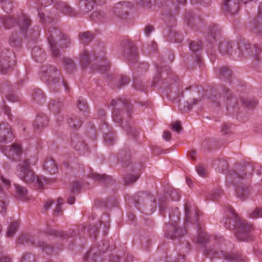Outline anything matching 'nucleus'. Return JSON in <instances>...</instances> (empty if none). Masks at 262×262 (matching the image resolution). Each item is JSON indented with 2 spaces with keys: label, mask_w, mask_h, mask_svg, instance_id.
Instances as JSON below:
<instances>
[{
  "label": "nucleus",
  "mask_w": 262,
  "mask_h": 262,
  "mask_svg": "<svg viewBox=\"0 0 262 262\" xmlns=\"http://www.w3.org/2000/svg\"><path fill=\"white\" fill-rule=\"evenodd\" d=\"M4 154L9 158L13 160H16L21 155L23 150L20 145L14 143L4 151Z\"/></svg>",
  "instance_id": "nucleus-7"
},
{
  "label": "nucleus",
  "mask_w": 262,
  "mask_h": 262,
  "mask_svg": "<svg viewBox=\"0 0 262 262\" xmlns=\"http://www.w3.org/2000/svg\"><path fill=\"white\" fill-rule=\"evenodd\" d=\"M12 128L9 123L2 122L0 124V142H7L13 139Z\"/></svg>",
  "instance_id": "nucleus-6"
},
{
  "label": "nucleus",
  "mask_w": 262,
  "mask_h": 262,
  "mask_svg": "<svg viewBox=\"0 0 262 262\" xmlns=\"http://www.w3.org/2000/svg\"><path fill=\"white\" fill-rule=\"evenodd\" d=\"M252 50V48L251 49V47L249 45H245V51L242 50L243 56H247L251 54L250 52Z\"/></svg>",
  "instance_id": "nucleus-41"
},
{
  "label": "nucleus",
  "mask_w": 262,
  "mask_h": 262,
  "mask_svg": "<svg viewBox=\"0 0 262 262\" xmlns=\"http://www.w3.org/2000/svg\"><path fill=\"white\" fill-rule=\"evenodd\" d=\"M125 53V56H126V58L129 63L135 62L137 61L138 56L137 53V49L134 47H130V49H129V53Z\"/></svg>",
  "instance_id": "nucleus-14"
},
{
  "label": "nucleus",
  "mask_w": 262,
  "mask_h": 262,
  "mask_svg": "<svg viewBox=\"0 0 262 262\" xmlns=\"http://www.w3.org/2000/svg\"><path fill=\"white\" fill-rule=\"evenodd\" d=\"M129 82V79L126 76H121L120 77L118 86H123L128 84Z\"/></svg>",
  "instance_id": "nucleus-40"
},
{
  "label": "nucleus",
  "mask_w": 262,
  "mask_h": 262,
  "mask_svg": "<svg viewBox=\"0 0 262 262\" xmlns=\"http://www.w3.org/2000/svg\"><path fill=\"white\" fill-rule=\"evenodd\" d=\"M3 109H4V111L5 114L8 116V117H9V118L11 120L12 119V118H11V116L12 115H11V114L10 113V107H9L7 106L4 105Z\"/></svg>",
  "instance_id": "nucleus-51"
},
{
  "label": "nucleus",
  "mask_w": 262,
  "mask_h": 262,
  "mask_svg": "<svg viewBox=\"0 0 262 262\" xmlns=\"http://www.w3.org/2000/svg\"><path fill=\"white\" fill-rule=\"evenodd\" d=\"M45 170L50 173H54L57 169V165L54 160L51 158L46 159L43 164Z\"/></svg>",
  "instance_id": "nucleus-11"
},
{
  "label": "nucleus",
  "mask_w": 262,
  "mask_h": 262,
  "mask_svg": "<svg viewBox=\"0 0 262 262\" xmlns=\"http://www.w3.org/2000/svg\"><path fill=\"white\" fill-rule=\"evenodd\" d=\"M209 99L212 103H215L216 106L221 102L226 103L227 105L230 106L231 101L236 102L235 99L232 97L229 90L226 88L223 89L221 95L219 98H217L216 96H211L209 97Z\"/></svg>",
  "instance_id": "nucleus-5"
},
{
  "label": "nucleus",
  "mask_w": 262,
  "mask_h": 262,
  "mask_svg": "<svg viewBox=\"0 0 262 262\" xmlns=\"http://www.w3.org/2000/svg\"><path fill=\"white\" fill-rule=\"evenodd\" d=\"M52 71H54L56 72H57V70L55 68H51L49 72L47 71V74H49V76H51Z\"/></svg>",
  "instance_id": "nucleus-63"
},
{
  "label": "nucleus",
  "mask_w": 262,
  "mask_h": 262,
  "mask_svg": "<svg viewBox=\"0 0 262 262\" xmlns=\"http://www.w3.org/2000/svg\"><path fill=\"white\" fill-rule=\"evenodd\" d=\"M93 35L89 32L81 34L79 36L80 41L83 44H88L93 39Z\"/></svg>",
  "instance_id": "nucleus-18"
},
{
  "label": "nucleus",
  "mask_w": 262,
  "mask_h": 262,
  "mask_svg": "<svg viewBox=\"0 0 262 262\" xmlns=\"http://www.w3.org/2000/svg\"><path fill=\"white\" fill-rule=\"evenodd\" d=\"M17 23L21 30L26 31L30 25L31 22L30 19L27 16L23 14Z\"/></svg>",
  "instance_id": "nucleus-12"
},
{
  "label": "nucleus",
  "mask_w": 262,
  "mask_h": 262,
  "mask_svg": "<svg viewBox=\"0 0 262 262\" xmlns=\"http://www.w3.org/2000/svg\"><path fill=\"white\" fill-rule=\"evenodd\" d=\"M63 200L61 198H59L58 199H57V204L56 205H59V206H62V205L63 204Z\"/></svg>",
  "instance_id": "nucleus-64"
},
{
  "label": "nucleus",
  "mask_w": 262,
  "mask_h": 262,
  "mask_svg": "<svg viewBox=\"0 0 262 262\" xmlns=\"http://www.w3.org/2000/svg\"><path fill=\"white\" fill-rule=\"evenodd\" d=\"M254 24L256 29L262 27V3L259 4L257 16L255 18Z\"/></svg>",
  "instance_id": "nucleus-17"
},
{
  "label": "nucleus",
  "mask_w": 262,
  "mask_h": 262,
  "mask_svg": "<svg viewBox=\"0 0 262 262\" xmlns=\"http://www.w3.org/2000/svg\"><path fill=\"white\" fill-rule=\"evenodd\" d=\"M223 9L230 14L236 13L239 9V0H224Z\"/></svg>",
  "instance_id": "nucleus-9"
},
{
  "label": "nucleus",
  "mask_w": 262,
  "mask_h": 262,
  "mask_svg": "<svg viewBox=\"0 0 262 262\" xmlns=\"http://www.w3.org/2000/svg\"><path fill=\"white\" fill-rule=\"evenodd\" d=\"M68 121L69 125L75 129L79 128L82 124L81 121L74 120L73 118H70Z\"/></svg>",
  "instance_id": "nucleus-28"
},
{
  "label": "nucleus",
  "mask_w": 262,
  "mask_h": 262,
  "mask_svg": "<svg viewBox=\"0 0 262 262\" xmlns=\"http://www.w3.org/2000/svg\"><path fill=\"white\" fill-rule=\"evenodd\" d=\"M138 179V176L134 175H126L124 177V181L127 184H131L135 182Z\"/></svg>",
  "instance_id": "nucleus-33"
},
{
  "label": "nucleus",
  "mask_w": 262,
  "mask_h": 262,
  "mask_svg": "<svg viewBox=\"0 0 262 262\" xmlns=\"http://www.w3.org/2000/svg\"><path fill=\"white\" fill-rule=\"evenodd\" d=\"M199 101V100L198 99H193V104H189L188 103H186L187 105H184L183 108L185 110V107H186L187 110H189L192 107L193 104V105L196 104Z\"/></svg>",
  "instance_id": "nucleus-47"
},
{
  "label": "nucleus",
  "mask_w": 262,
  "mask_h": 262,
  "mask_svg": "<svg viewBox=\"0 0 262 262\" xmlns=\"http://www.w3.org/2000/svg\"><path fill=\"white\" fill-rule=\"evenodd\" d=\"M235 192L238 198L243 199L249 194V191L247 187L241 185L236 188Z\"/></svg>",
  "instance_id": "nucleus-15"
},
{
  "label": "nucleus",
  "mask_w": 262,
  "mask_h": 262,
  "mask_svg": "<svg viewBox=\"0 0 262 262\" xmlns=\"http://www.w3.org/2000/svg\"><path fill=\"white\" fill-rule=\"evenodd\" d=\"M163 138L166 140V141H169L171 139V133L167 131H165L163 133Z\"/></svg>",
  "instance_id": "nucleus-45"
},
{
  "label": "nucleus",
  "mask_w": 262,
  "mask_h": 262,
  "mask_svg": "<svg viewBox=\"0 0 262 262\" xmlns=\"http://www.w3.org/2000/svg\"><path fill=\"white\" fill-rule=\"evenodd\" d=\"M91 18L94 21L97 22L102 21L105 17V15L103 12L100 11H94L92 14Z\"/></svg>",
  "instance_id": "nucleus-20"
},
{
  "label": "nucleus",
  "mask_w": 262,
  "mask_h": 262,
  "mask_svg": "<svg viewBox=\"0 0 262 262\" xmlns=\"http://www.w3.org/2000/svg\"><path fill=\"white\" fill-rule=\"evenodd\" d=\"M48 123V119L46 117L41 119L39 117H37L33 123V126L36 128H40L43 127Z\"/></svg>",
  "instance_id": "nucleus-19"
},
{
  "label": "nucleus",
  "mask_w": 262,
  "mask_h": 262,
  "mask_svg": "<svg viewBox=\"0 0 262 262\" xmlns=\"http://www.w3.org/2000/svg\"><path fill=\"white\" fill-rule=\"evenodd\" d=\"M4 25L7 29H9L16 23V19L10 17H6L4 20Z\"/></svg>",
  "instance_id": "nucleus-26"
},
{
  "label": "nucleus",
  "mask_w": 262,
  "mask_h": 262,
  "mask_svg": "<svg viewBox=\"0 0 262 262\" xmlns=\"http://www.w3.org/2000/svg\"><path fill=\"white\" fill-rule=\"evenodd\" d=\"M104 140L105 142L107 143L108 145L113 144L114 138L112 135L106 134L104 136Z\"/></svg>",
  "instance_id": "nucleus-37"
},
{
  "label": "nucleus",
  "mask_w": 262,
  "mask_h": 262,
  "mask_svg": "<svg viewBox=\"0 0 262 262\" xmlns=\"http://www.w3.org/2000/svg\"><path fill=\"white\" fill-rule=\"evenodd\" d=\"M150 0H140V4H141L143 6H148L150 4Z\"/></svg>",
  "instance_id": "nucleus-60"
},
{
  "label": "nucleus",
  "mask_w": 262,
  "mask_h": 262,
  "mask_svg": "<svg viewBox=\"0 0 262 262\" xmlns=\"http://www.w3.org/2000/svg\"><path fill=\"white\" fill-rule=\"evenodd\" d=\"M91 177L93 179L100 182H105L108 179V177L105 174L101 175L97 173H92Z\"/></svg>",
  "instance_id": "nucleus-27"
},
{
  "label": "nucleus",
  "mask_w": 262,
  "mask_h": 262,
  "mask_svg": "<svg viewBox=\"0 0 262 262\" xmlns=\"http://www.w3.org/2000/svg\"><path fill=\"white\" fill-rule=\"evenodd\" d=\"M50 234L57 236H62L63 235V233L62 232H60L53 229L51 230Z\"/></svg>",
  "instance_id": "nucleus-52"
},
{
  "label": "nucleus",
  "mask_w": 262,
  "mask_h": 262,
  "mask_svg": "<svg viewBox=\"0 0 262 262\" xmlns=\"http://www.w3.org/2000/svg\"><path fill=\"white\" fill-rule=\"evenodd\" d=\"M231 212L235 217L236 227L235 235L237 239L242 241H248L252 239L251 234L253 230L252 226L245 220L241 219L232 209Z\"/></svg>",
  "instance_id": "nucleus-2"
},
{
  "label": "nucleus",
  "mask_w": 262,
  "mask_h": 262,
  "mask_svg": "<svg viewBox=\"0 0 262 262\" xmlns=\"http://www.w3.org/2000/svg\"><path fill=\"white\" fill-rule=\"evenodd\" d=\"M16 173L17 177L26 183L40 184V182L31 169L28 159L19 162L16 167Z\"/></svg>",
  "instance_id": "nucleus-1"
},
{
  "label": "nucleus",
  "mask_w": 262,
  "mask_h": 262,
  "mask_svg": "<svg viewBox=\"0 0 262 262\" xmlns=\"http://www.w3.org/2000/svg\"><path fill=\"white\" fill-rule=\"evenodd\" d=\"M201 42L193 41L190 44L189 48L192 51H196L201 48Z\"/></svg>",
  "instance_id": "nucleus-35"
},
{
  "label": "nucleus",
  "mask_w": 262,
  "mask_h": 262,
  "mask_svg": "<svg viewBox=\"0 0 262 262\" xmlns=\"http://www.w3.org/2000/svg\"><path fill=\"white\" fill-rule=\"evenodd\" d=\"M18 225L19 223L18 221H15L14 222L11 223L8 228L6 234L7 237H12L16 232V230L17 229V228L18 227Z\"/></svg>",
  "instance_id": "nucleus-16"
},
{
  "label": "nucleus",
  "mask_w": 262,
  "mask_h": 262,
  "mask_svg": "<svg viewBox=\"0 0 262 262\" xmlns=\"http://www.w3.org/2000/svg\"><path fill=\"white\" fill-rule=\"evenodd\" d=\"M108 68H109L108 64L107 63H105L104 64L99 66L98 71H99L101 73H104L108 70Z\"/></svg>",
  "instance_id": "nucleus-44"
},
{
  "label": "nucleus",
  "mask_w": 262,
  "mask_h": 262,
  "mask_svg": "<svg viewBox=\"0 0 262 262\" xmlns=\"http://www.w3.org/2000/svg\"><path fill=\"white\" fill-rule=\"evenodd\" d=\"M176 214L169 215L170 223L167 224L165 227V236L167 238L173 239L177 237H180L186 233V230L177 227V222L179 220L180 213L178 209H175Z\"/></svg>",
  "instance_id": "nucleus-3"
},
{
  "label": "nucleus",
  "mask_w": 262,
  "mask_h": 262,
  "mask_svg": "<svg viewBox=\"0 0 262 262\" xmlns=\"http://www.w3.org/2000/svg\"><path fill=\"white\" fill-rule=\"evenodd\" d=\"M185 221L188 222L190 220V208L187 204L185 205Z\"/></svg>",
  "instance_id": "nucleus-42"
},
{
  "label": "nucleus",
  "mask_w": 262,
  "mask_h": 262,
  "mask_svg": "<svg viewBox=\"0 0 262 262\" xmlns=\"http://www.w3.org/2000/svg\"><path fill=\"white\" fill-rule=\"evenodd\" d=\"M30 239L29 236L28 235H22L18 238V243L20 244H24L25 243H27L29 242Z\"/></svg>",
  "instance_id": "nucleus-39"
},
{
  "label": "nucleus",
  "mask_w": 262,
  "mask_h": 262,
  "mask_svg": "<svg viewBox=\"0 0 262 262\" xmlns=\"http://www.w3.org/2000/svg\"><path fill=\"white\" fill-rule=\"evenodd\" d=\"M70 43V41L68 40V37L64 35H61V38L59 41V45L61 48H66L68 45Z\"/></svg>",
  "instance_id": "nucleus-32"
},
{
  "label": "nucleus",
  "mask_w": 262,
  "mask_h": 262,
  "mask_svg": "<svg viewBox=\"0 0 262 262\" xmlns=\"http://www.w3.org/2000/svg\"><path fill=\"white\" fill-rule=\"evenodd\" d=\"M222 193V191L220 190H216L214 192L211 194V199L213 200L219 197Z\"/></svg>",
  "instance_id": "nucleus-53"
},
{
  "label": "nucleus",
  "mask_w": 262,
  "mask_h": 262,
  "mask_svg": "<svg viewBox=\"0 0 262 262\" xmlns=\"http://www.w3.org/2000/svg\"><path fill=\"white\" fill-rule=\"evenodd\" d=\"M216 257L223 258L227 260L237 262L238 260H242V255L239 253L227 252L226 251H221L216 253Z\"/></svg>",
  "instance_id": "nucleus-8"
},
{
  "label": "nucleus",
  "mask_w": 262,
  "mask_h": 262,
  "mask_svg": "<svg viewBox=\"0 0 262 262\" xmlns=\"http://www.w3.org/2000/svg\"><path fill=\"white\" fill-rule=\"evenodd\" d=\"M111 104L113 106H121V105H124L125 104L123 103L120 100H113L112 101Z\"/></svg>",
  "instance_id": "nucleus-46"
},
{
  "label": "nucleus",
  "mask_w": 262,
  "mask_h": 262,
  "mask_svg": "<svg viewBox=\"0 0 262 262\" xmlns=\"http://www.w3.org/2000/svg\"><path fill=\"white\" fill-rule=\"evenodd\" d=\"M81 186L79 183L75 182L72 185V191L73 192L77 191L80 188Z\"/></svg>",
  "instance_id": "nucleus-48"
},
{
  "label": "nucleus",
  "mask_w": 262,
  "mask_h": 262,
  "mask_svg": "<svg viewBox=\"0 0 262 262\" xmlns=\"http://www.w3.org/2000/svg\"><path fill=\"white\" fill-rule=\"evenodd\" d=\"M154 30L153 27L151 26H147L145 29V33L146 35H149Z\"/></svg>",
  "instance_id": "nucleus-57"
},
{
  "label": "nucleus",
  "mask_w": 262,
  "mask_h": 262,
  "mask_svg": "<svg viewBox=\"0 0 262 262\" xmlns=\"http://www.w3.org/2000/svg\"><path fill=\"white\" fill-rule=\"evenodd\" d=\"M29 259L30 255L29 254H25L22 257L21 262H31Z\"/></svg>",
  "instance_id": "nucleus-59"
},
{
  "label": "nucleus",
  "mask_w": 262,
  "mask_h": 262,
  "mask_svg": "<svg viewBox=\"0 0 262 262\" xmlns=\"http://www.w3.org/2000/svg\"><path fill=\"white\" fill-rule=\"evenodd\" d=\"M196 171L200 176L202 177L205 176L206 173L205 169L203 166H198L196 168Z\"/></svg>",
  "instance_id": "nucleus-43"
},
{
  "label": "nucleus",
  "mask_w": 262,
  "mask_h": 262,
  "mask_svg": "<svg viewBox=\"0 0 262 262\" xmlns=\"http://www.w3.org/2000/svg\"><path fill=\"white\" fill-rule=\"evenodd\" d=\"M75 197L71 196L68 199L67 202L69 204L72 205L75 203Z\"/></svg>",
  "instance_id": "nucleus-62"
},
{
  "label": "nucleus",
  "mask_w": 262,
  "mask_h": 262,
  "mask_svg": "<svg viewBox=\"0 0 262 262\" xmlns=\"http://www.w3.org/2000/svg\"><path fill=\"white\" fill-rule=\"evenodd\" d=\"M221 76L228 79L231 75V71L227 67H223L220 70Z\"/></svg>",
  "instance_id": "nucleus-29"
},
{
  "label": "nucleus",
  "mask_w": 262,
  "mask_h": 262,
  "mask_svg": "<svg viewBox=\"0 0 262 262\" xmlns=\"http://www.w3.org/2000/svg\"><path fill=\"white\" fill-rule=\"evenodd\" d=\"M243 104L247 107L249 108H252L254 107L257 102L256 100H249V99H245L243 100Z\"/></svg>",
  "instance_id": "nucleus-34"
},
{
  "label": "nucleus",
  "mask_w": 262,
  "mask_h": 262,
  "mask_svg": "<svg viewBox=\"0 0 262 262\" xmlns=\"http://www.w3.org/2000/svg\"><path fill=\"white\" fill-rule=\"evenodd\" d=\"M232 46L230 43L227 42H222L219 47V49L220 52L223 53H229L230 49H231Z\"/></svg>",
  "instance_id": "nucleus-22"
},
{
  "label": "nucleus",
  "mask_w": 262,
  "mask_h": 262,
  "mask_svg": "<svg viewBox=\"0 0 262 262\" xmlns=\"http://www.w3.org/2000/svg\"><path fill=\"white\" fill-rule=\"evenodd\" d=\"M90 61L89 53L86 51H83L80 57V61L82 67H85Z\"/></svg>",
  "instance_id": "nucleus-21"
},
{
  "label": "nucleus",
  "mask_w": 262,
  "mask_h": 262,
  "mask_svg": "<svg viewBox=\"0 0 262 262\" xmlns=\"http://www.w3.org/2000/svg\"><path fill=\"white\" fill-rule=\"evenodd\" d=\"M55 213L56 215H59L62 214V211L61 209V206L59 205H56V208L55 209Z\"/></svg>",
  "instance_id": "nucleus-54"
},
{
  "label": "nucleus",
  "mask_w": 262,
  "mask_h": 262,
  "mask_svg": "<svg viewBox=\"0 0 262 262\" xmlns=\"http://www.w3.org/2000/svg\"><path fill=\"white\" fill-rule=\"evenodd\" d=\"M196 151L192 150L189 152V156L192 160L195 159Z\"/></svg>",
  "instance_id": "nucleus-61"
},
{
  "label": "nucleus",
  "mask_w": 262,
  "mask_h": 262,
  "mask_svg": "<svg viewBox=\"0 0 262 262\" xmlns=\"http://www.w3.org/2000/svg\"><path fill=\"white\" fill-rule=\"evenodd\" d=\"M171 129L173 131H174L178 133H179L181 131L182 127L181 126L180 122H176L173 123L171 124Z\"/></svg>",
  "instance_id": "nucleus-36"
},
{
  "label": "nucleus",
  "mask_w": 262,
  "mask_h": 262,
  "mask_svg": "<svg viewBox=\"0 0 262 262\" xmlns=\"http://www.w3.org/2000/svg\"><path fill=\"white\" fill-rule=\"evenodd\" d=\"M6 210V205L3 201H0V212L2 213H5Z\"/></svg>",
  "instance_id": "nucleus-50"
},
{
  "label": "nucleus",
  "mask_w": 262,
  "mask_h": 262,
  "mask_svg": "<svg viewBox=\"0 0 262 262\" xmlns=\"http://www.w3.org/2000/svg\"><path fill=\"white\" fill-rule=\"evenodd\" d=\"M16 198L21 200H26L28 198V192L26 188L18 184H15Z\"/></svg>",
  "instance_id": "nucleus-10"
},
{
  "label": "nucleus",
  "mask_w": 262,
  "mask_h": 262,
  "mask_svg": "<svg viewBox=\"0 0 262 262\" xmlns=\"http://www.w3.org/2000/svg\"><path fill=\"white\" fill-rule=\"evenodd\" d=\"M77 107L82 112H86L88 110V106L86 101L83 98H78L77 100Z\"/></svg>",
  "instance_id": "nucleus-23"
},
{
  "label": "nucleus",
  "mask_w": 262,
  "mask_h": 262,
  "mask_svg": "<svg viewBox=\"0 0 262 262\" xmlns=\"http://www.w3.org/2000/svg\"><path fill=\"white\" fill-rule=\"evenodd\" d=\"M0 262H11V259L7 256H1Z\"/></svg>",
  "instance_id": "nucleus-58"
},
{
  "label": "nucleus",
  "mask_w": 262,
  "mask_h": 262,
  "mask_svg": "<svg viewBox=\"0 0 262 262\" xmlns=\"http://www.w3.org/2000/svg\"><path fill=\"white\" fill-rule=\"evenodd\" d=\"M54 35L51 34L48 36L49 43L51 47L52 55L54 57H57L59 55V51L56 48V43L54 41Z\"/></svg>",
  "instance_id": "nucleus-13"
},
{
  "label": "nucleus",
  "mask_w": 262,
  "mask_h": 262,
  "mask_svg": "<svg viewBox=\"0 0 262 262\" xmlns=\"http://www.w3.org/2000/svg\"><path fill=\"white\" fill-rule=\"evenodd\" d=\"M53 204L52 201H47L45 205H44V209L46 211L48 210L50 207H51L52 205Z\"/></svg>",
  "instance_id": "nucleus-56"
},
{
  "label": "nucleus",
  "mask_w": 262,
  "mask_h": 262,
  "mask_svg": "<svg viewBox=\"0 0 262 262\" xmlns=\"http://www.w3.org/2000/svg\"><path fill=\"white\" fill-rule=\"evenodd\" d=\"M81 7L84 6L85 7L82 8V10L89 11L92 10L93 8L94 4L91 1L88 0H81L80 2Z\"/></svg>",
  "instance_id": "nucleus-24"
},
{
  "label": "nucleus",
  "mask_w": 262,
  "mask_h": 262,
  "mask_svg": "<svg viewBox=\"0 0 262 262\" xmlns=\"http://www.w3.org/2000/svg\"><path fill=\"white\" fill-rule=\"evenodd\" d=\"M208 240V237L206 233H200L196 240V242L200 244H204Z\"/></svg>",
  "instance_id": "nucleus-30"
},
{
  "label": "nucleus",
  "mask_w": 262,
  "mask_h": 262,
  "mask_svg": "<svg viewBox=\"0 0 262 262\" xmlns=\"http://www.w3.org/2000/svg\"><path fill=\"white\" fill-rule=\"evenodd\" d=\"M13 54L9 51H5L0 53V72L5 74L15 63L12 58Z\"/></svg>",
  "instance_id": "nucleus-4"
},
{
  "label": "nucleus",
  "mask_w": 262,
  "mask_h": 262,
  "mask_svg": "<svg viewBox=\"0 0 262 262\" xmlns=\"http://www.w3.org/2000/svg\"><path fill=\"white\" fill-rule=\"evenodd\" d=\"M64 62L66 69L68 71L71 72L75 69V66L72 59L70 58H64Z\"/></svg>",
  "instance_id": "nucleus-25"
},
{
  "label": "nucleus",
  "mask_w": 262,
  "mask_h": 262,
  "mask_svg": "<svg viewBox=\"0 0 262 262\" xmlns=\"http://www.w3.org/2000/svg\"><path fill=\"white\" fill-rule=\"evenodd\" d=\"M113 117L115 122L120 123L121 121V118L120 117V115L117 110H114L113 113Z\"/></svg>",
  "instance_id": "nucleus-38"
},
{
  "label": "nucleus",
  "mask_w": 262,
  "mask_h": 262,
  "mask_svg": "<svg viewBox=\"0 0 262 262\" xmlns=\"http://www.w3.org/2000/svg\"><path fill=\"white\" fill-rule=\"evenodd\" d=\"M231 127V125L228 124H225L223 125L222 128V132L225 134H227Z\"/></svg>",
  "instance_id": "nucleus-49"
},
{
  "label": "nucleus",
  "mask_w": 262,
  "mask_h": 262,
  "mask_svg": "<svg viewBox=\"0 0 262 262\" xmlns=\"http://www.w3.org/2000/svg\"><path fill=\"white\" fill-rule=\"evenodd\" d=\"M249 216L252 219H256L262 217V209L257 208L249 214Z\"/></svg>",
  "instance_id": "nucleus-31"
},
{
  "label": "nucleus",
  "mask_w": 262,
  "mask_h": 262,
  "mask_svg": "<svg viewBox=\"0 0 262 262\" xmlns=\"http://www.w3.org/2000/svg\"><path fill=\"white\" fill-rule=\"evenodd\" d=\"M1 179L2 182L6 186H9L10 185V181L7 179L5 178L3 176H1Z\"/></svg>",
  "instance_id": "nucleus-55"
}]
</instances>
